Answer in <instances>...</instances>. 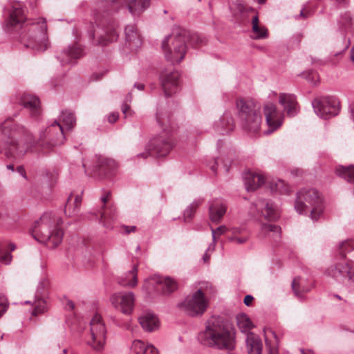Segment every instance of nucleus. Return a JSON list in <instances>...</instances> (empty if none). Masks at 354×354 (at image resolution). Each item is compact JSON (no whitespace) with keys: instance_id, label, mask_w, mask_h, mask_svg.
Returning a JSON list of instances; mask_svg holds the SVG:
<instances>
[{"instance_id":"c9c22d12","label":"nucleus","mask_w":354,"mask_h":354,"mask_svg":"<svg viewBox=\"0 0 354 354\" xmlns=\"http://www.w3.org/2000/svg\"><path fill=\"white\" fill-rule=\"evenodd\" d=\"M203 201L202 198H196L186 208L183 214L185 222H190L192 220L196 209L203 203Z\"/></svg>"},{"instance_id":"7c9ffc66","label":"nucleus","mask_w":354,"mask_h":354,"mask_svg":"<svg viewBox=\"0 0 354 354\" xmlns=\"http://www.w3.org/2000/svg\"><path fill=\"white\" fill-rule=\"evenodd\" d=\"M243 180L248 191H254L265 183V179L261 175L252 171L246 172Z\"/></svg>"},{"instance_id":"bb28decb","label":"nucleus","mask_w":354,"mask_h":354,"mask_svg":"<svg viewBox=\"0 0 354 354\" xmlns=\"http://www.w3.org/2000/svg\"><path fill=\"white\" fill-rule=\"evenodd\" d=\"M178 288L177 282L171 277H163L156 274V292L161 291L162 295H167Z\"/></svg>"},{"instance_id":"393cba45","label":"nucleus","mask_w":354,"mask_h":354,"mask_svg":"<svg viewBox=\"0 0 354 354\" xmlns=\"http://www.w3.org/2000/svg\"><path fill=\"white\" fill-rule=\"evenodd\" d=\"M279 102L283 106L284 111L289 117H294L297 114L298 104L295 95L280 93Z\"/></svg>"},{"instance_id":"7ed1b4c3","label":"nucleus","mask_w":354,"mask_h":354,"mask_svg":"<svg viewBox=\"0 0 354 354\" xmlns=\"http://www.w3.org/2000/svg\"><path fill=\"white\" fill-rule=\"evenodd\" d=\"M198 339L204 346L232 351L236 347V331L232 324L221 316H212L205 322V329Z\"/></svg>"},{"instance_id":"5fc2aeb1","label":"nucleus","mask_w":354,"mask_h":354,"mask_svg":"<svg viewBox=\"0 0 354 354\" xmlns=\"http://www.w3.org/2000/svg\"><path fill=\"white\" fill-rule=\"evenodd\" d=\"M119 114L118 113H111L108 116V121L110 123H113L117 121L118 119Z\"/></svg>"},{"instance_id":"4c0bfd02","label":"nucleus","mask_w":354,"mask_h":354,"mask_svg":"<svg viewBox=\"0 0 354 354\" xmlns=\"http://www.w3.org/2000/svg\"><path fill=\"white\" fill-rule=\"evenodd\" d=\"M60 120L68 130H71L76 124V119L74 114L68 111L61 113Z\"/></svg>"},{"instance_id":"2eb2a0df","label":"nucleus","mask_w":354,"mask_h":354,"mask_svg":"<svg viewBox=\"0 0 354 354\" xmlns=\"http://www.w3.org/2000/svg\"><path fill=\"white\" fill-rule=\"evenodd\" d=\"M158 128H160L162 132L158 138L156 137V158L166 156L174 147L169 125H165L156 115V130Z\"/></svg>"},{"instance_id":"cd10ccee","label":"nucleus","mask_w":354,"mask_h":354,"mask_svg":"<svg viewBox=\"0 0 354 354\" xmlns=\"http://www.w3.org/2000/svg\"><path fill=\"white\" fill-rule=\"evenodd\" d=\"M245 346L248 354H261L262 353V340L254 333H250L246 335Z\"/></svg>"},{"instance_id":"5701e85b","label":"nucleus","mask_w":354,"mask_h":354,"mask_svg":"<svg viewBox=\"0 0 354 354\" xmlns=\"http://www.w3.org/2000/svg\"><path fill=\"white\" fill-rule=\"evenodd\" d=\"M226 211L227 205L222 199L215 198L209 201V216L213 223H219Z\"/></svg>"},{"instance_id":"58836bf2","label":"nucleus","mask_w":354,"mask_h":354,"mask_svg":"<svg viewBox=\"0 0 354 354\" xmlns=\"http://www.w3.org/2000/svg\"><path fill=\"white\" fill-rule=\"evenodd\" d=\"M155 291V280L153 277L146 279L142 287V292L145 297H149L152 296Z\"/></svg>"},{"instance_id":"72a5a7b5","label":"nucleus","mask_w":354,"mask_h":354,"mask_svg":"<svg viewBox=\"0 0 354 354\" xmlns=\"http://www.w3.org/2000/svg\"><path fill=\"white\" fill-rule=\"evenodd\" d=\"M236 324L241 332L247 335L250 333V330L254 327L249 317L244 313L239 314L236 316Z\"/></svg>"},{"instance_id":"a19ab883","label":"nucleus","mask_w":354,"mask_h":354,"mask_svg":"<svg viewBox=\"0 0 354 354\" xmlns=\"http://www.w3.org/2000/svg\"><path fill=\"white\" fill-rule=\"evenodd\" d=\"M72 196L68 197L64 210L65 214L69 216L76 215L80 209V206L77 205V207H76V205L73 204V203L72 202Z\"/></svg>"},{"instance_id":"2f4dec72","label":"nucleus","mask_w":354,"mask_h":354,"mask_svg":"<svg viewBox=\"0 0 354 354\" xmlns=\"http://www.w3.org/2000/svg\"><path fill=\"white\" fill-rule=\"evenodd\" d=\"M339 30L343 33L352 32L354 30V19L349 12L342 13L338 19Z\"/></svg>"},{"instance_id":"4468645a","label":"nucleus","mask_w":354,"mask_h":354,"mask_svg":"<svg viewBox=\"0 0 354 354\" xmlns=\"http://www.w3.org/2000/svg\"><path fill=\"white\" fill-rule=\"evenodd\" d=\"M326 274L339 283L354 282V267L349 263H337L326 270Z\"/></svg>"},{"instance_id":"20e7f679","label":"nucleus","mask_w":354,"mask_h":354,"mask_svg":"<svg viewBox=\"0 0 354 354\" xmlns=\"http://www.w3.org/2000/svg\"><path fill=\"white\" fill-rule=\"evenodd\" d=\"M62 223L60 216L52 212H46L35 222L31 234L35 240L54 249L61 243L63 239Z\"/></svg>"},{"instance_id":"f03ea898","label":"nucleus","mask_w":354,"mask_h":354,"mask_svg":"<svg viewBox=\"0 0 354 354\" xmlns=\"http://www.w3.org/2000/svg\"><path fill=\"white\" fill-rule=\"evenodd\" d=\"M8 28L20 29V40L27 48L43 52L48 47L47 26L44 19L37 22H26L24 10L17 3L12 6L6 21Z\"/></svg>"},{"instance_id":"4d7b16f0","label":"nucleus","mask_w":354,"mask_h":354,"mask_svg":"<svg viewBox=\"0 0 354 354\" xmlns=\"http://www.w3.org/2000/svg\"><path fill=\"white\" fill-rule=\"evenodd\" d=\"M153 149V147L147 148L145 152L140 153L138 154V158H147L150 155V151Z\"/></svg>"},{"instance_id":"052dcab7","label":"nucleus","mask_w":354,"mask_h":354,"mask_svg":"<svg viewBox=\"0 0 354 354\" xmlns=\"http://www.w3.org/2000/svg\"><path fill=\"white\" fill-rule=\"evenodd\" d=\"M124 229H125V232L127 234H129L131 232H135L136 230V226H124Z\"/></svg>"},{"instance_id":"a18cd8bd","label":"nucleus","mask_w":354,"mask_h":354,"mask_svg":"<svg viewBox=\"0 0 354 354\" xmlns=\"http://www.w3.org/2000/svg\"><path fill=\"white\" fill-rule=\"evenodd\" d=\"M249 239V235L248 234H244L241 236H230L228 238V240L236 244H244L246 243Z\"/></svg>"},{"instance_id":"774afa93","label":"nucleus","mask_w":354,"mask_h":354,"mask_svg":"<svg viewBox=\"0 0 354 354\" xmlns=\"http://www.w3.org/2000/svg\"><path fill=\"white\" fill-rule=\"evenodd\" d=\"M210 256L207 254V251L205 252V254L203 256V260L205 263H208L209 260Z\"/></svg>"},{"instance_id":"0e129e2a","label":"nucleus","mask_w":354,"mask_h":354,"mask_svg":"<svg viewBox=\"0 0 354 354\" xmlns=\"http://www.w3.org/2000/svg\"><path fill=\"white\" fill-rule=\"evenodd\" d=\"M133 87L136 88L139 91H142V90H144L145 85L142 83H135L133 85Z\"/></svg>"},{"instance_id":"ea45409f","label":"nucleus","mask_w":354,"mask_h":354,"mask_svg":"<svg viewBox=\"0 0 354 354\" xmlns=\"http://www.w3.org/2000/svg\"><path fill=\"white\" fill-rule=\"evenodd\" d=\"M299 279L297 278L293 279L292 282V288L295 295L298 297H301L304 293L308 292L310 290L309 288L302 286L299 281Z\"/></svg>"},{"instance_id":"6ab92c4d","label":"nucleus","mask_w":354,"mask_h":354,"mask_svg":"<svg viewBox=\"0 0 354 354\" xmlns=\"http://www.w3.org/2000/svg\"><path fill=\"white\" fill-rule=\"evenodd\" d=\"M111 304L120 308L124 315H131L134 308L135 295L133 292H118L111 297Z\"/></svg>"},{"instance_id":"338daca9","label":"nucleus","mask_w":354,"mask_h":354,"mask_svg":"<svg viewBox=\"0 0 354 354\" xmlns=\"http://www.w3.org/2000/svg\"><path fill=\"white\" fill-rule=\"evenodd\" d=\"M218 161L215 160L214 163L210 167L212 171L216 172L218 168Z\"/></svg>"},{"instance_id":"13d9d810","label":"nucleus","mask_w":354,"mask_h":354,"mask_svg":"<svg viewBox=\"0 0 354 354\" xmlns=\"http://www.w3.org/2000/svg\"><path fill=\"white\" fill-rule=\"evenodd\" d=\"M66 308L69 310H73L75 308V304L71 300H68L66 304Z\"/></svg>"},{"instance_id":"e2e57ef3","label":"nucleus","mask_w":354,"mask_h":354,"mask_svg":"<svg viewBox=\"0 0 354 354\" xmlns=\"http://www.w3.org/2000/svg\"><path fill=\"white\" fill-rule=\"evenodd\" d=\"M266 346L268 348L269 354H278V350L275 348H271L270 345L266 343Z\"/></svg>"},{"instance_id":"f3484780","label":"nucleus","mask_w":354,"mask_h":354,"mask_svg":"<svg viewBox=\"0 0 354 354\" xmlns=\"http://www.w3.org/2000/svg\"><path fill=\"white\" fill-rule=\"evenodd\" d=\"M49 284L48 279L46 278L41 279L39 281L36 290L34 302L32 303V309L31 310L32 316L43 314L47 310L46 297L48 295Z\"/></svg>"},{"instance_id":"473e14b6","label":"nucleus","mask_w":354,"mask_h":354,"mask_svg":"<svg viewBox=\"0 0 354 354\" xmlns=\"http://www.w3.org/2000/svg\"><path fill=\"white\" fill-rule=\"evenodd\" d=\"M150 0H125L129 11L133 15H139L149 6Z\"/></svg>"},{"instance_id":"1a4fd4ad","label":"nucleus","mask_w":354,"mask_h":354,"mask_svg":"<svg viewBox=\"0 0 354 354\" xmlns=\"http://www.w3.org/2000/svg\"><path fill=\"white\" fill-rule=\"evenodd\" d=\"M211 287L208 282L202 283V286L194 292L187 295L177 304L178 308L190 317H198L204 314L208 307L209 301L205 297V289Z\"/></svg>"},{"instance_id":"c756f323","label":"nucleus","mask_w":354,"mask_h":354,"mask_svg":"<svg viewBox=\"0 0 354 354\" xmlns=\"http://www.w3.org/2000/svg\"><path fill=\"white\" fill-rule=\"evenodd\" d=\"M118 283L123 287H136L138 284V265H133L131 270L119 277Z\"/></svg>"},{"instance_id":"f257e3e1","label":"nucleus","mask_w":354,"mask_h":354,"mask_svg":"<svg viewBox=\"0 0 354 354\" xmlns=\"http://www.w3.org/2000/svg\"><path fill=\"white\" fill-rule=\"evenodd\" d=\"M0 152L10 160H21L37 145L47 151L65 140L63 127L57 120L40 132L38 141L24 126L16 124L10 118L0 124Z\"/></svg>"},{"instance_id":"680f3d73","label":"nucleus","mask_w":354,"mask_h":354,"mask_svg":"<svg viewBox=\"0 0 354 354\" xmlns=\"http://www.w3.org/2000/svg\"><path fill=\"white\" fill-rule=\"evenodd\" d=\"M129 109H130V107L128 104H122V111L123 114L125 115V117L127 116V112L129 111Z\"/></svg>"},{"instance_id":"0eeeda50","label":"nucleus","mask_w":354,"mask_h":354,"mask_svg":"<svg viewBox=\"0 0 354 354\" xmlns=\"http://www.w3.org/2000/svg\"><path fill=\"white\" fill-rule=\"evenodd\" d=\"M230 10L235 21L240 25H245L252 17V29L256 35L254 39H261L268 37V30L259 26V16L253 8L236 1L230 5Z\"/></svg>"},{"instance_id":"864d4df0","label":"nucleus","mask_w":354,"mask_h":354,"mask_svg":"<svg viewBox=\"0 0 354 354\" xmlns=\"http://www.w3.org/2000/svg\"><path fill=\"white\" fill-rule=\"evenodd\" d=\"M11 259L12 257L9 253H7L0 257V261L6 264L10 263L11 261Z\"/></svg>"},{"instance_id":"a878e982","label":"nucleus","mask_w":354,"mask_h":354,"mask_svg":"<svg viewBox=\"0 0 354 354\" xmlns=\"http://www.w3.org/2000/svg\"><path fill=\"white\" fill-rule=\"evenodd\" d=\"M126 45L132 50H136L142 45V39L136 28L133 25H128L125 30Z\"/></svg>"},{"instance_id":"423d86ee","label":"nucleus","mask_w":354,"mask_h":354,"mask_svg":"<svg viewBox=\"0 0 354 354\" xmlns=\"http://www.w3.org/2000/svg\"><path fill=\"white\" fill-rule=\"evenodd\" d=\"M295 209L299 214L310 212L311 218L316 221L323 212L322 198L317 189L303 188L297 194Z\"/></svg>"},{"instance_id":"b1692460","label":"nucleus","mask_w":354,"mask_h":354,"mask_svg":"<svg viewBox=\"0 0 354 354\" xmlns=\"http://www.w3.org/2000/svg\"><path fill=\"white\" fill-rule=\"evenodd\" d=\"M19 104L30 111L31 117L37 119L40 115V101L36 96L24 94L20 98Z\"/></svg>"},{"instance_id":"8fccbe9b","label":"nucleus","mask_w":354,"mask_h":354,"mask_svg":"<svg viewBox=\"0 0 354 354\" xmlns=\"http://www.w3.org/2000/svg\"><path fill=\"white\" fill-rule=\"evenodd\" d=\"M226 230L227 228L225 225H221L216 229H212L213 241H215L216 234L221 235L223 234L226 231Z\"/></svg>"},{"instance_id":"de8ad7c7","label":"nucleus","mask_w":354,"mask_h":354,"mask_svg":"<svg viewBox=\"0 0 354 354\" xmlns=\"http://www.w3.org/2000/svg\"><path fill=\"white\" fill-rule=\"evenodd\" d=\"M144 348V343L140 340H135L133 342L131 349L135 353L138 354Z\"/></svg>"},{"instance_id":"ddd939ff","label":"nucleus","mask_w":354,"mask_h":354,"mask_svg":"<svg viewBox=\"0 0 354 354\" xmlns=\"http://www.w3.org/2000/svg\"><path fill=\"white\" fill-rule=\"evenodd\" d=\"M249 214L254 217H264L268 221H275L279 218L276 206L270 200L258 198L250 206Z\"/></svg>"},{"instance_id":"9b49d317","label":"nucleus","mask_w":354,"mask_h":354,"mask_svg":"<svg viewBox=\"0 0 354 354\" xmlns=\"http://www.w3.org/2000/svg\"><path fill=\"white\" fill-rule=\"evenodd\" d=\"M90 330L91 339L88 341V344L95 351H101L105 344L106 328L100 315L96 313L92 317Z\"/></svg>"},{"instance_id":"09e8293b","label":"nucleus","mask_w":354,"mask_h":354,"mask_svg":"<svg viewBox=\"0 0 354 354\" xmlns=\"http://www.w3.org/2000/svg\"><path fill=\"white\" fill-rule=\"evenodd\" d=\"M246 229L242 227H234L230 229L232 236H241L246 234Z\"/></svg>"},{"instance_id":"4be33fe9","label":"nucleus","mask_w":354,"mask_h":354,"mask_svg":"<svg viewBox=\"0 0 354 354\" xmlns=\"http://www.w3.org/2000/svg\"><path fill=\"white\" fill-rule=\"evenodd\" d=\"M117 169L118 164L114 160L99 156L95 166V172L102 178H111L115 174Z\"/></svg>"},{"instance_id":"a211bd4d","label":"nucleus","mask_w":354,"mask_h":354,"mask_svg":"<svg viewBox=\"0 0 354 354\" xmlns=\"http://www.w3.org/2000/svg\"><path fill=\"white\" fill-rule=\"evenodd\" d=\"M180 75L177 71L163 72L160 75V81L165 97H171L180 89Z\"/></svg>"},{"instance_id":"49530a36","label":"nucleus","mask_w":354,"mask_h":354,"mask_svg":"<svg viewBox=\"0 0 354 354\" xmlns=\"http://www.w3.org/2000/svg\"><path fill=\"white\" fill-rule=\"evenodd\" d=\"M9 303L7 297L0 294V317L7 311Z\"/></svg>"},{"instance_id":"69168bd1","label":"nucleus","mask_w":354,"mask_h":354,"mask_svg":"<svg viewBox=\"0 0 354 354\" xmlns=\"http://www.w3.org/2000/svg\"><path fill=\"white\" fill-rule=\"evenodd\" d=\"M308 16V12H305L304 10L302 9L300 12V14L299 15H297L295 17L297 19H299L300 17H303L304 18H306Z\"/></svg>"},{"instance_id":"f8f14e48","label":"nucleus","mask_w":354,"mask_h":354,"mask_svg":"<svg viewBox=\"0 0 354 354\" xmlns=\"http://www.w3.org/2000/svg\"><path fill=\"white\" fill-rule=\"evenodd\" d=\"M315 113L323 119H328L337 115L340 110L339 100L334 97H322L312 102Z\"/></svg>"},{"instance_id":"dca6fc26","label":"nucleus","mask_w":354,"mask_h":354,"mask_svg":"<svg viewBox=\"0 0 354 354\" xmlns=\"http://www.w3.org/2000/svg\"><path fill=\"white\" fill-rule=\"evenodd\" d=\"M111 196L110 191L103 192L100 199L102 205L97 214L100 215V223H101L105 227L111 228V223L116 218V209L115 207L109 203V200Z\"/></svg>"},{"instance_id":"aec40b11","label":"nucleus","mask_w":354,"mask_h":354,"mask_svg":"<svg viewBox=\"0 0 354 354\" xmlns=\"http://www.w3.org/2000/svg\"><path fill=\"white\" fill-rule=\"evenodd\" d=\"M264 115L268 129L265 131V135H269L277 129L282 124L283 116L281 113L277 111L276 106L268 102L264 105Z\"/></svg>"},{"instance_id":"c85d7f7f","label":"nucleus","mask_w":354,"mask_h":354,"mask_svg":"<svg viewBox=\"0 0 354 354\" xmlns=\"http://www.w3.org/2000/svg\"><path fill=\"white\" fill-rule=\"evenodd\" d=\"M234 123L230 113L225 112L219 121L215 124V130L218 133L224 135L233 131Z\"/></svg>"},{"instance_id":"37998d69","label":"nucleus","mask_w":354,"mask_h":354,"mask_svg":"<svg viewBox=\"0 0 354 354\" xmlns=\"http://www.w3.org/2000/svg\"><path fill=\"white\" fill-rule=\"evenodd\" d=\"M300 75L313 84H315L318 80L317 73L313 70L304 71Z\"/></svg>"},{"instance_id":"9d476101","label":"nucleus","mask_w":354,"mask_h":354,"mask_svg":"<svg viewBox=\"0 0 354 354\" xmlns=\"http://www.w3.org/2000/svg\"><path fill=\"white\" fill-rule=\"evenodd\" d=\"M240 123L244 131L256 134L260 130L262 121L260 112L251 102L241 99L236 102Z\"/></svg>"},{"instance_id":"f704fd0d","label":"nucleus","mask_w":354,"mask_h":354,"mask_svg":"<svg viewBox=\"0 0 354 354\" xmlns=\"http://www.w3.org/2000/svg\"><path fill=\"white\" fill-rule=\"evenodd\" d=\"M139 322L144 330L151 332L155 326V315L153 313L146 312L140 317Z\"/></svg>"},{"instance_id":"c03bdc74","label":"nucleus","mask_w":354,"mask_h":354,"mask_svg":"<svg viewBox=\"0 0 354 354\" xmlns=\"http://www.w3.org/2000/svg\"><path fill=\"white\" fill-rule=\"evenodd\" d=\"M275 190L281 194H288L290 192V187L283 180H279L275 183Z\"/></svg>"},{"instance_id":"6e6552de","label":"nucleus","mask_w":354,"mask_h":354,"mask_svg":"<svg viewBox=\"0 0 354 354\" xmlns=\"http://www.w3.org/2000/svg\"><path fill=\"white\" fill-rule=\"evenodd\" d=\"M120 0H106L105 2L101 1L97 3V8L94 11L93 15L95 18V22L98 25L104 26V33L101 34L99 39V44L106 45L107 43L113 42L117 40L118 37L116 30V24L114 21L108 20L105 26L101 21V17L109 16L111 10L117 7V4Z\"/></svg>"},{"instance_id":"3c124183","label":"nucleus","mask_w":354,"mask_h":354,"mask_svg":"<svg viewBox=\"0 0 354 354\" xmlns=\"http://www.w3.org/2000/svg\"><path fill=\"white\" fill-rule=\"evenodd\" d=\"M142 354H155V348L153 345L149 344L144 347L143 350L142 351Z\"/></svg>"},{"instance_id":"bf43d9fd","label":"nucleus","mask_w":354,"mask_h":354,"mask_svg":"<svg viewBox=\"0 0 354 354\" xmlns=\"http://www.w3.org/2000/svg\"><path fill=\"white\" fill-rule=\"evenodd\" d=\"M349 112L351 113V118L354 122V101L349 105Z\"/></svg>"},{"instance_id":"e433bc0d","label":"nucleus","mask_w":354,"mask_h":354,"mask_svg":"<svg viewBox=\"0 0 354 354\" xmlns=\"http://www.w3.org/2000/svg\"><path fill=\"white\" fill-rule=\"evenodd\" d=\"M339 254L345 258L347 253L351 254V261L354 262V243L351 240L342 241L339 247Z\"/></svg>"},{"instance_id":"39448f33","label":"nucleus","mask_w":354,"mask_h":354,"mask_svg":"<svg viewBox=\"0 0 354 354\" xmlns=\"http://www.w3.org/2000/svg\"><path fill=\"white\" fill-rule=\"evenodd\" d=\"M187 34L184 30H174L162 40L161 48L167 61L173 65L180 63L187 53Z\"/></svg>"},{"instance_id":"603ef678","label":"nucleus","mask_w":354,"mask_h":354,"mask_svg":"<svg viewBox=\"0 0 354 354\" xmlns=\"http://www.w3.org/2000/svg\"><path fill=\"white\" fill-rule=\"evenodd\" d=\"M70 196H72L73 199H72V202L73 203V204H75L76 205V207L78 206H81V203H82V196L81 195H75V196H73V194H71Z\"/></svg>"},{"instance_id":"412c9836","label":"nucleus","mask_w":354,"mask_h":354,"mask_svg":"<svg viewBox=\"0 0 354 354\" xmlns=\"http://www.w3.org/2000/svg\"><path fill=\"white\" fill-rule=\"evenodd\" d=\"M84 55L83 48L80 45L74 44L63 49L57 56L62 65L74 64L76 60Z\"/></svg>"},{"instance_id":"6e6d98bb","label":"nucleus","mask_w":354,"mask_h":354,"mask_svg":"<svg viewBox=\"0 0 354 354\" xmlns=\"http://www.w3.org/2000/svg\"><path fill=\"white\" fill-rule=\"evenodd\" d=\"M253 300H254L253 296H252L250 295H248L245 297L243 303L245 306H249L251 305Z\"/></svg>"},{"instance_id":"79ce46f5","label":"nucleus","mask_w":354,"mask_h":354,"mask_svg":"<svg viewBox=\"0 0 354 354\" xmlns=\"http://www.w3.org/2000/svg\"><path fill=\"white\" fill-rule=\"evenodd\" d=\"M281 228L273 224L263 223L261 226V233L266 236L269 232H274L277 236H279Z\"/></svg>"}]
</instances>
